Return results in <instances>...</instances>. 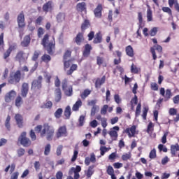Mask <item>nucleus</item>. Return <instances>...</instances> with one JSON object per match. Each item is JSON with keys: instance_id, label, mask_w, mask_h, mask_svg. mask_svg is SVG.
Returning a JSON list of instances; mask_svg holds the SVG:
<instances>
[{"instance_id": "nucleus-14", "label": "nucleus", "mask_w": 179, "mask_h": 179, "mask_svg": "<svg viewBox=\"0 0 179 179\" xmlns=\"http://www.w3.org/2000/svg\"><path fill=\"white\" fill-rule=\"evenodd\" d=\"M92 50H93V47L92 45L87 43L84 45V50L83 52V56L85 58H87L90 55V52H92Z\"/></svg>"}, {"instance_id": "nucleus-63", "label": "nucleus", "mask_w": 179, "mask_h": 179, "mask_svg": "<svg viewBox=\"0 0 179 179\" xmlns=\"http://www.w3.org/2000/svg\"><path fill=\"white\" fill-rule=\"evenodd\" d=\"M150 159H156V150L153 149L150 151L149 155Z\"/></svg>"}, {"instance_id": "nucleus-56", "label": "nucleus", "mask_w": 179, "mask_h": 179, "mask_svg": "<svg viewBox=\"0 0 179 179\" xmlns=\"http://www.w3.org/2000/svg\"><path fill=\"white\" fill-rule=\"evenodd\" d=\"M142 107V104L141 103H138L136 108V117H139L141 115V108Z\"/></svg>"}, {"instance_id": "nucleus-4", "label": "nucleus", "mask_w": 179, "mask_h": 179, "mask_svg": "<svg viewBox=\"0 0 179 179\" xmlns=\"http://www.w3.org/2000/svg\"><path fill=\"white\" fill-rule=\"evenodd\" d=\"M22 79V71L17 70L13 74H10L8 82L10 85H17Z\"/></svg>"}, {"instance_id": "nucleus-27", "label": "nucleus", "mask_w": 179, "mask_h": 179, "mask_svg": "<svg viewBox=\"0 0 179 179\" xmlns=\"http://www.w3.org/2000/svg\"><path fill=\"white\" fill-rule=\"evenodd\" d=\"M87 7L85 2L78 3L76 5V10L78 12H86Z\"/></svg>"}, {"instance_id": "nucleus-54", "label": "nucleus", "mask_w": 179, "mask_h": 179, "mask_svg": "<svg viewBox=\"0 0 179 179\" xmlns=\"http://www.w3.org/2000/svg\"><path fill=\"white\" fill-rule=\"evenodd\" d=\"M96 64L99 66H101L104 64V58L99 56L96 57Z\"/></svg>"}, {"instance_id": "nucleus-19", "label": "nucleus", "mask_w": 179, "mask_h": 179, "mask_svg": "<svg viewBox=\"0 0 179 179\" xmlns=\"http://www.w3.org/2000/svg\"><path fill=\"white\" fill-rule=\"evenodd\" d=\"M106 83V76H103L101 78H97L95 81V88L101 89V85Z\"/></svg>"}, {"instance_id": "nucleus-12", "label": "nucleus", "mask_w": 179, "mask_h": 179, "mask_svg": "<svg viewBox=\"0 0 179 179\" xmlns=\"http://www.w3.org/2000/svg\"><path fill=\"white\" fill-rule=\"evenodd\" d=\"M117 131H120V127L118 126L113 127V129H111L110 131H108V134L110 135L113 141H117L118 138V132H117Z\"/></svg>"}, {"instance_id": "nucleus-1", "label": "nucleus", "mask_w": 179, "mask_h": 179, "mask_svg": "<svg viewBox=\"0 0 179 179\" xmlns=\"http://www.w3.org/2000/svg\"><path fill=\"white\" fill-rule=\"evenodd\" d=\"M49 40L50 35L46 34L44 35L41 43V45L44 47L48 54H44L41 58V61L45 64H48L51 61L50 55H54V52H55V38L53 37V40L48 43Z\"/></svg>"}, {"instance_id": "nucleus-47", "label": "nucleus", "mask_w": 179, "mask_h": 179, "mask_svg": "<svg viewBox=\"0 0 179 179\" xmlns=\"http://www.w3.org/2000/svg\"><path fill=\"white\" fill-rule=\"evenodd\" d=\"M131 157L132 155H131V152L126 153L122 155V160H123V162H127V160H129Z\"/></svg>"}, {"instance_id": "nucleus-13", "label": "nucleus", "mask_w": 179, "mask_h": 179, "mask_svg": "<svg viewBox=\"0 0 179 179\" xmlns=\"http://www.w3.org/2000/svg\"><path fill=\"white\" fill-rule=\"evenodd\" d=\"M25 55L26 53H24L23 50H19L15 57V61L19 62V64H22V62L26 61V59L24 58Z\"/></svg>"}, {"instance_id": "nucleus-32", "label": "nucleus", "mask_w": 179, "mask_h": 179, "mask_svg": "<svg viewBox=\"0 0 179 179\" xmlns=\"http://www.w3.org/2000/svg\"><path fill=\"white\" fill-rule=\"evenodd\" d=\"M93 169H94V165H91L88 167L86 173V176L87 177V178H90L92 174H94V171L93 170Z\"/></svg>"}, {"instance_id": "nucleus-55", "label": "nucleus", "mask_w": 179, "mask_h": 179, "mask_svg": "<svg viewBox=\"0 0 179 179\" xmlns=\"http://www.w3.org/2000/svg\"><path fill=\"white\" fill-rule=\"evenodd\" d=\"M158 149L159 150V152H164V153L167 152V147H166V145H163V144H159L158 145Z\"/></svg>"}, {"instance_id": "nucleus-59", "label": "nucleus", "mask_w": 179, "mask_h": 179, "mask_svg": "<svg viewBox=\"0 0 179 179\" xmlns=\"http://www.w3.org/2000/svg\"><path fill=\"white\" fill-rule=\"evenodd\" d=\"M154 127H155V125H153V123L152 122H150L148 125L147 133L150 134V132H152V131H153Z\"/></svg>"}, {"instance_id": "nucleus-46", "label": "nucleus", "mask_w": 179, "mask_h": 179, "mask_svg": "<svg viewBox=\"0 0 179 179\" xmlns=\"http://www.w3.org/2000/svg\"><path fill=\"white\" fill-rule=\"evenodd\" d=\"M78 155H79V151H78V150H75L71 159V163H74V162H76V159H78Z\"/></svg>"}, {"instance_id": "nucleus-64", "label": "nucleus", "mask_w": 179, "mask_h": 179, "mask_svg": "<svg viewBox=\"0 0 179 179\" xmlns=\"http://www.w3.org/2000/svg\"><path fill=\"white\" fill-rule=\"evenodd\" d=\"M130 103L131 106H134V104L135 105L138 104V96L134 95V98L131 99Z\"/></svg>"}, {"instance_id": "nucleus-28", "label": "nucleus", "mask_w": 179, "mask_h": 179, "mask_svg": "<svg viewBox=\"0 0 179 179\" xmlns=\"http://www.w3.org/2000/svg\"><path fill=\"white\" fill-rule=\"evenodd\" d=\"M55 94L56 103H59V101H61V99H62V92H61V89L57 88L55 91Z\"/></svg>"}, {"instance_id": "nucleus-23", "label": "nucleus", "mask_w": 179, "mask_h": 179, "mask_svg": "<svg viewBox=\"0 0 179 179\" xmlns=\"http://www.w3.org/2000/svg\"><path fill=\"white\" fill-rule=\"evenodd\" d=\"M102 10H103V5H101V3L98 4L96 8L94 10L95 17H98L100 19V17H101Z\"/></svg>"}, {"instance_id": "nucleus-49", "label": "nucleus", "mask_w": 179, "mask_h": 179, "mask_svg": "<svg viewBox=\"0 0 179 179\" xmlns=\"http://www.w3.org/2000/svg\"><path fill=\"white\" fill-rule=\"evenodd\" d=\"M24 153H26V150L24 148H20L17 150V154L18 157H22V156H24Z\"/></svg>"}, {"instance_id": "nucleus-26", "label": "nucleus", "mask_w": 179, "mask_h": 179, "mask_svg": "<svg viewBox=\"0 0 179 179\" xmlns=\"http://www.w3.org/2000/svg\"><path fill=\"white\" fill-rule=\"evenodd\" d=\"M126 54L128 55V57H130V58H134L135 56V53L134 52V48L131 45H129L125 48Z\"/></svg>"}, {"instance_id": "nucleus-29", "label": "nucleus", "mask_w": 179, "mask_h": 179, "mask_svg": "<svg viewBox=\"0 0 179 179\" xmlns=\"http://www.w3.org/2000/svg\"><path fill=\"white\" fill-rule=\"evenodd\" d=\"M103 41V36H101V32H98L96 34L95 37L93 40L94 44H100Z\"/></svg>"}, {"instance_id": "nucleus-35", "label": "nucleus", "mask_w": 179, "mask_h": 179, "mask_svg": "<svg viewBox=\"0 0 179 179\" xmlns=\"http://www.w3.org/2000/svg\"><path fill=\"white\" fill-rule=\"evenodd\" d=\"M92 93V90L89 89H85L82 94H80V97L83 100H85L88 96Z\"/></svg>"}, {"instance_id": "nucleus-10", "label": "nucleus", "mask_w": 179, "mask_h": 179, "mask_svg": "<svg viewBox=\"0 0 179 179\" xmlns=\"http://www.w3.org/2000/svg\"><path fill=\"white\" fill-rule=\"evenodd\" d=\"M17 22L20 29L26 27V22H24V13L23 11H21L20 13L17 15Z\"/></svg>"}, {"instance_id": "nucleus-51", "label": "nucleus", "mask_w": 179, "mask_h": 179, "mask_svg": "<svg viewBox=\"0 0 179 179\" xmlns=\"http://www.w3.org/2000/svg\"><path fill=\"white\" fill-rule=\"evenodd\" d=\"M131 73H139V69L135 64H132L131 66Z\"/></svg>"}, {"instance_id": "nucleus-15", "label": "nucleus", "mask_w": 179, "mask_h": 179, "mask_svg": "<svg viewBox=\"0 0 179 179\" xmlns=\"http://www.w3.org/2000/svg\"><path fill=\"white\" fill-rule=\"evenodd\" d=\"M17 93L15 90H11L5 95L6 103H10L16 97Z\"/></svg>"}, {"instance_id": "nucleus-31", "label": "nucleus", "mask_w": 179, "mask_h": 179, "mask_svg": "<svg viewBox=\"0 0 179 179\" xmlns=\"http://www.w3.org/2000/svg\"><path fill=\"white\" fill-rule=\"evenodd\" d=\"M82 101L78 99L75 104L73 105L72 110L73 111H79V108L82 107Z\"/></svg>"}, {"instance_id": "nucleus-45", "label": "nucleus", "mask_w": 179, "mask_h": 179, "mask_svg": "<svg viewBox=\"0 0 179 179\" xmlns=\"http://www.w3.org/2000/svg\"><path fill=\"white\" fill-rule=\"evenodd\" d=\"M50 152H51V144H47L45 147V156H48L50 155Z\"/></svg>"}, {"instance_id": "nucleus-42", "label": "nucleus", "mask_w": 179, "mask_h": 179, "mask_svg": "<svg viewBox=\"0 0 179 179\" xmlns=\"http://www.w3.org/2000/svg\"><path fill=\"white\" fill-rule=\"evenodd\" d=\"M72 55V50H66L63 55V59H68Z\"/></svg>"}, {"instance_id": "nucleus-60", "label": "nucleus", "mask_w": 179, "mask_h": 179, "mask_svg": "<svg viewBox=\"0 0 179 179\" xmlns=\"http://www.w3.org/2000/svg\"><path fill=\"white\" fill-rule=\"evenodd\" d=\"M29 136L31 139V141H36L37 139V136H36V133L33 129H31L29 132Z\"/></svg>"}, {"instance_id": "nucleus-53", "label": "nucleus", "mask_w": 179, "mask_h": 179, "mask_svg": "<svg viewBox=\"0 0 179 179\" xmlns=\"http://www.w3.org/2000/svg\"><path fill=\"white\" fill-rule=\"evenodd\" d=\"M149 111V108L148 107H144L143 109V114L142 117L143 120H146V117H148V112Z\"/></svg>"}, {"instance_id": "nucleus-40", "label": "nucleus", "mask_w": 179, "mask_h": 179, "mask_svg": "<svg viewBox=\"0 0 179 179\" xmlns=\"http://www.w3.org/2000/svg\"><path fill=\"white\" fill-rule=\"evenodd\" d=\"M5 127L8 131H10V115H8L5 121Z\"/></svg>"}, {"instance_id": "nucleus-3", "label": "nucleus", "mask_w": 179, "mask_h": 179, "mask_svg": "<svg viewBox=\"0 0 179 179\" xmlns=\"http://www.w3.org/2000/svg\"><path fill=\"white\" fill-rule=\"evenodd\" d=\"M72 59H63L64 63V71H66V69H69L66 71V75L68 76H71L75 72V71L78 70V64H72Z\"/></svg>"}, {"instance_id": "nucleus-22", "label": "nucleus", "mask_w": 179, "mask_h": 179, "mask_svg": "<svg viewBox=\"0 0 179 179\" xmlns=\"http://www.w3.org/2000/svg\"><path fill=\"white\" fill-rule=\"evenodd\" d=\"M177 152H179V145L176 143L171 145V157H177Z\"/></svg>"}, {"instance_id": "nucleus-16", "label": "nucleus", "mask_w": 179, "mask_h": 179, "mask_svg": "<svg viewBox=\"0 0 179 179\" xmlns=\"http://www.w3.org/2000/svg\"><path fill=\"white\" fill-rule=\"evenodd\" d=\"M84 41L85 37L83 36V32H78L74 38L75 43L77 44V45H81Z\"/></svg>"}, {"instance_id": "nucleus-18", "label": "nucleus", "mask_w": 179, "mask_h": 179, "mask_svg": "<svg viewBox=\"0 0 179 179\" xmlns=\"http://www.w3.org/2000/svg\"><path fill=\"white\" fill-rule=\"evenodd\" d=\"M91 26L92 24L90 23V20L87 19L84 20L80 27L82 33H85V31H86V30H87V29H89V27Z\"/></svg>"}, {"instance_id": "nucleus-38", "label": "nucleus", "mask_w": 179, "mask_h": 179, "mask_svg": "<svg viewBox=\"0 0 179 179\" xmlns=\"http://www.w3.org/2000/svg\"><path fill=\"white\" fill-rule=\"evenodd\" d=\"M57 20L58 23H62V22H64V20H65V13H59L57 15Z\"/></svg>"}, {"instance_id": "nucleus-9", "label": "nucleus", "mask_w": 179, "mask_h": 179, "mask_svg": "<svg viewBox=\"0 0 179 179\" xmlns=\"http://www.w3.org/2000/svg\"><path fill=\"white\" fill-rule=\"evenodd\" d=\"M68 136V130L66 129V126L59 127L56 132V138L59 139V138H65Z\"/></svg>"}, {"instance_id": "nucleus-62", "label": "nucleus", "mask_w": 179, "mask_h": 179, "mask_svg": "<svg viewBox=\"0 0 179 179\" xmlns=\"http://www.w3.org/2000/svg\"><path fill=\"white\" fill-rule=\"evenodd\" d=\"M101 127L103 128H107V118L103 117L101 121Z\"/></svg>"}, {"instance_id": "nucleus-6", "label": "nucleus", "mask_w": 179, "mask_h": 179, "mask_svg": "<svg viewBox=\"0 0 179 179\" xmlns=\"http://www.w3.org/2000/svg\"><path fill=\"white\" fill-rule=\"evenodd\" d=\"M18 142H20V145L24 148H29V146H31V141L30 138H27V133L26 131L21 133L18 138Z\"/></svg>"}, {"instance_id": "nucleus-20", "label": "nucleus", "mask_w": 179, "mask_h": 179, "mask_svg": "<svg viewBox=\"0 0 179 179\" xmlns=\"http://www.w3.org/2000/svg\"><path fill=\"white\" fill-rule=\"evenodd\" d=\"M15 120L17 127L19 128H23V116L19 113H17L15 115Z\"/></svg>"}, {"instance_id": "nucleus-44", "label": "nucleus", "mask_w": 179, "mask_h": 179, "mask_svg": "<svg viewBox=\"0 0 179 179\" xmlns=\"http://www.w3.org/2000/svg\"><path fill=\"white\" fill-rule=\"evenodd\" d=\"M10 54H12V52H10L8 49L6 50V52H3V58L6 61V62H9V60H8V58L10 57Z\"/></svg>"}, {"instance_id": "nucleus-41", "label": "nucleus", "mask_w": 179, "mask_h": 179, "mask_svg": "<svg viewBox=\"0 0 179 179\" xmlns=\"http://www.w3.org/2000/svg\"><path fill=\"white\" fill-rule=\"evenodd\" d=\"M138 19L139 28L142 29V23H143V17L141 12L138 13Z\"/></svg>"}, {"instance_id": "nucleus-5", "label": "nucleus", "mask_w": 179, "mask_h": 179, "mask_svg": "<svg viewBox=\"0 0 179 179\" xmlns=\"http://www.w3.org/2000/svg\"><path fill=\"white\" fill-rule=\"evenodd\" d=\"M43 87V76H39L37 79H35L31 83V90L33 92H41Z\"/></svg>"}, {"instance_id": "nucleus-52", "label": "nucleus", "mask_w": 179, "mask_h": 179, "mask_svg": "<svg viewBox=\"0 0 179 179\" xmlns=\"http://www.w3.org/2000/svg\"><path fill=\"white\" fill-rule=\"evenodd\" d=\"M62 112H63V110L62 108H58L55 113V117L56 118H61V116L62 115Z\"/></svg>"}, {"instance_id": "nucleus-43", "label": "nucleus", "mask_w": 179, "mask_h": 179, "mask_svg": "<svg viewBox=\"0 0 179 179\" xmlns=\"http://www.w3.org/2000/svg\"><path fill=\"white\" fill-rule=\"evenodd\" d=\"M147 20L148 22H152V20H153V14L150 9L147 10Z\"/></svg>"}, {"instance_id": "nucleus-33", "label": "nucleus", "mask_w": 179, "mask_h": 179, "mask_svg": "<svg viewBox=\"0 0 179 179\" xmlns=\"http://www.w3.org/2000/svg\"><path fill=\"white\" fill-rule=\"evenodd\" d=\"M71 114L72 111L71 110V106H66L64 110V116L66 117V120H69V118H71Z\"/></svg>"}, {"instance_id": "nucleus-8", "label": "nucleus", "mask_w": 179, "mask_h": 179, "mask_svg": "<svg viewBox=\"0 0 179 179\" xmlns=\"http://www.w3.org/2000/svg\"><path fill=\"white\" fill-rule=\"evenodd\" d=\"M123 134H127L129 138H135V135H138V131H136V126L132 125L131 127L126 128Z\"/></svg>"}, {"instance_id": "nucleus-21", "label": "nucleus", "mask_w": 179, "mask_h": 179, "mask_svg": "<svg viewBox=\"0 0 179 179\" xmlns=\"http://www.w3.org/2000/svg\"><path fill=\"white\" fill-rule=\"evenodd\" d=\"M28 93H29V84L27 83H24L21 88V96L22 97H27Z\"/></svg>"}, {"instance_id": "nucleus-58", "label": "nucleus", "mask_w": 179, "mask_h": 179, "mask_svg": "<svg viewBox=\"0 0 179 179\" xmlns=\"http://www.w3.org/2000/svg\"><path fill=\"white\" fill-rule=\"evenodd\" d=\"M151 90H154V92H157L159 90V85L156 83H151L150 84Z\"/></svg>"}, {"instance_id": "nucleus-57", "label": "nucleus", "mask_w": 179, "mask_h": 179, "mask_svg": "<svg viewBox=\"0 0 179 179\" xmlns=\"http://www.w3.org/2000/svg\"><path fill=\"white\" fill-rule=\"evenodd\" d=\"M107 110H108V105H103L101 109V114L106 115L107 114Z\"/></svg>"}, {"instance_id": "nucleus-17", "label": "nucleus", "mask_w": 179, "mask_h": 179, "mask_svg": "<svg viewBox=\"0 0 179 179\" xmlns=\"http://www.w3.org/2000/svg\"><path fill=\"white\" fill-rule=\"evenodd\" d=\"M90 163H96V155L92 153L90 157H86L85 159V166H90Z\"/></svg>"}, {"instance_id": "nucleus-36", "label": "nucleus", "mask_w": 179, "mask_h": 179, "mask_svg": "<svg viewBox=\"0 0 179 179\" xmlns=\"http://www.w3.org/2000/svg\"><path fill=\"white\" fill-rule=\"evenodd\" d=\"M171 96H173V94H171V90L167 89L164 96L165 101H168V100H170V99H171Z\"/></svg>"}, {"instance_id": "nucleus-25", "label": "nucleus", "mask_w": 179, "mask_h": 179, "mask_svg": "<svg viewBox=\"0 0 179 179\" xmlns=\"http://www.w3.org/2000/svg\"><path fill=\"white\" fill-rule=\"evenodd\" d=\"M30 41H31L30 35L25 36L23 41L21 42L22 47H29V45H30Z\"/></svg>"}, {"instance_id": "nucleus-24", "label": "nucleus", "mask_w": 179, "mask_h": 179, "mask_svg": "<svg viewBox=\"0 0 179 179\" xmlns=\"http://www.w3.org/2000/svg\"><path fill=\"white\" fill-rule=\"evenodd\" d=\"M168 3L170 8H173L174 6L175 10L178 13H179V3L178 0H169Z\"/></svg>"}, {"instance_id": "nucleus-11", "label": "nucleus", "mask_w": 179, "mask_h": 179, "mask_svg": "<svg viewBox=\"0 0 179 179\" xmlns=\"http://www.w3.org/2000/svg\"><path fill=\"white\" fill-rule=\"evenodd\" d=\"M42 9L43 11L45 12V13H48V12H52V9H54V3H52V1H48L43 4Z\"/></svg>"}, {"instance_id": "nucleus-39", "label": "nucleus", "mask_w": 179, "mask_h": 179, "mask_svg": "<svg viewBox=\"0 0 179 179\" xmlns=\"http://www.w3.org/2000/svg\"><path fill=\"white\" fill-rule=\"evenodd\" d=\"M41 55V51L40 50H35L34 52V55L32 56V61H37L38 59V57Z\"/></svg>"}, {"instance_id": "nucleus-61", "label": "nucleus", "mask_w": 179, "mask_h": 179, "mask_svg": "<svg viewBox=\"0 0 179 179\" xmlns=\"http://www.w3.org/2000/svg\"><path fill=\"white\" fill-rule=\"evenodd\" d=\"M37 34H38V37L39 38H41V37H43V34H44V29L43 27H39L38 29Z\"/></svg>"}, {"instance_id": "nucleus-34", "label": "nucleus", "mask_w": 179, "mask_h": 179, "mask_svg": "<svg viewBox=\"0 0 179 179\" xmlns=\"http://www.w3.org/2000/svg\"><path fill=\"white\" fill-rule=\"evenodd\" d=\"M4 34L2 32L0 34V51L5 50V41H3Z\"/></svg>"}, {"instance_id": "nucleus-30", "label": "nucleus", "mask_w": 179, "mask_h": 179, "mask_svg": "<svg viewBox=\"0 0 179 179\" xmlns=\"http://www.w3.org/2000/svg\"><path fill=\"white\" fill-rule=\"evenodd\" d=\"M115 52H116L117 57L119 59H115L113 62H114V65H118L121 64V57H122V52H121L120 50H116Z\"/></svg>"}, {"instance_id": "nucleus-48", "label": "nucleus", "mask_w": 179, "mask_h": 179, "mask_svg": "<svg viewBox=\"0 0 179 179\" xmlns=\"http://www.w3.org/2000/svg\"><path fill=\"white\" fill-rule=\"evenodd\" d=\"M17 49V44L16 43H13L9 45L8 48L7 49L10 52L12 51H15V50Z\"/></svg>"}, {"instance_id": "nucleus-7", "label": "nucleus", "mask_w": 179, "mask_h": 179, "mask_svg": "<svg viewBox=\"0 0 179 179\" xmlns=\"http://www.w3.org/2000/svg\"><path fill=\"white\" fill-rule=\"evenodd\" d=\"M62 89L67 97H71L73 94V89L72 86H68V80L66 79L63 80L62 83Z\"/></svg>"}, {"instance_id": "nucleus-50", "label": "nucleus", "mask_w": 179, "mask_h": 179, "mask_svg": "<svg viewBox=\"0 0 179 179\" xmlns=\"http://www.w3.org/2000/svg\"><path fill=\"white\" fill-rule=\"evenodd\" d=\"M99 150L101 152V156H104V155H106V152L110 150V148L106 146H101Z\"/></svg>"}, {"instance_id": "nucleus-37", "label": "nucleus", "mask_w": 179, "mask_h": 179, "mask_svg": "<svg viewBox=\"0 0 179 179\" xmlns=\"http://www.w3.org/2000/svg\"><path fill=\"white\" fill-rule=\"evenodd\" d=\"M22 104H23V99L20 96H17L15 99L16 107H22Z\"/></svg>"}, {"instance_id": "nucleus-2", "label": "nucleus", "mask_w": 179, "mask_h": 179, "mask_svg": "<svg viewBox=\"0 0 179 179\" xmlns=\"http://www.w3.org/2000/svg\"><path fill=\"white\" fill-rule=\"evenodd\" d=\"M54 134H55V129L52 125L48 123H45L43 124V129L41 133V138L46 136L47 141H51L54 138Z\"/></svg>"}]
</instances>
